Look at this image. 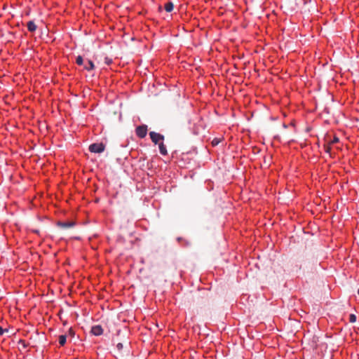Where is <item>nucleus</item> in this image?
<instances>
[{
  "instance_id": "a211bd4d",
  "label": "nucleus",
  "mask_w": 359,
  "mask_h": 359,
  "mask_svg": "<svg viewBox=\"0 0 359 359\" xmlns=\"http://www.w3.org/2000/svg\"><path fill=\"white\" fill-rule=\"evenodd\" d=\"M358 295H359V287H358Z\"/></svg>"
},
{
  "instance_id": "f8f14e48",
  "label": "nucleus",
  "mask_w": 359,
  "mask_h": 359,
  "mask_svg": "<svg viewBox=\"0 0 359 359\" xmlns=\"http://www.w3.org/2000/svg\"><path fill=\"white\" fill-rule=\"evenodd\" d=\"M349 321L351 323H355L356 321V316L354 314H351L349 316Z\"/></svg>"
},
{
  "instance_id": "2eb2a0df",
  "label": "nucleus",
  "mask_w": 359,
  "mask_h": 359,
  "mask_svg": "<svg viewBox=\"0 0 359 359\" xmlns=\"http://www.w3.org/2000/svg\"><path fill=\"white\" fill-rule=\"evenodd\" d=\"M112 62V60L109 57H105V63L107 65L111 64Z\"/></svg>"
},
{
  "instance_id": "20e7f679",
  "label": "nucleus",
  "mask_w": 359,
  "mask_h": 359,
  "mask_svg": "<svg viewBox=\"0 0 359 359\" xmlns=\"http://www.w3.org/2000/svg\"><path fill=\"white\" fill-rule=\"evenodd\" d=\"M91 333L95 336H100L103 333V329L101 325H94L91 328Z\"/></svg>"
},
{
  "instance_id": "4468645a",
  "label": "nucleus",
  "mask_w": 359,
  "mask_h": 359,
  "mask_svg": "<svg viewBox=\"0 0 359 359\" xmlns=\"http://www.w3.org/2000/svg\"><path fill=\"white\" fill-rule=\"evenodd\" d=\"M339 142V138L337 137H334L332 140L330 141L331 144H334Z\"/></svg>"
},
{
  "instance_id": "423d86ee",
  "label": "nucleus",
  "mask_w": 359,
  "mask_h": 359,
  "mask_svg": "<svg viewBox=\"0 0 359 359\" xmlns=\"http://www.w3.org/2000/svg\"><path fill=\"white\" fill-rule=\"evenodd\" d=\"M158 148H159V151H160V154L163 156H165L168 154V151H167V149H166V147L165 145L163 144V142H160L158 144Z\"/></svg>"
},
{
  "instance_id": "ddd939ff",
  "label": "nucleus",
  "mask_w": 359,
  "mask_h": 359,
  "mask_svg": "<svg viewBox=\"0 0 359 359\" xmlns=\"http://www.w3.org/2000/svg\"><path fill=\"white\" fill-rule=\"evenodd\" d=\"M220 142V140L218 138H214L212 141V144L213 146L217 145Z\"/></svg>"
},
{
  "instance_id": "f03ea898",
  "label": "nucleus",
  "mask_w": 359,
  "mask_h": 359,
  "mask_svg": "<svg viewBox=\"0 0 359 359\" xmlns=\"http://www.w3.org/2000/svg\"><path fill=\"white\" fill-rule=\"evenodd\" d=\"M149 136L151 141L155 144H159L164 140V136L160 133L151 131L149 133Z\"/></svg>"
},
{
  "instance_id": "dca6fc26",
  "label": "nucleus",
  "mask_w": 359,
  "mask_h": 359,
  "mask_svg": "<svg viewBox=\"0 0 359 359\" xmlns=\"http://www.w3.org/2000/svg\"><path fill=\"white\" fill-rule=\"evenodd\" d=\"M116 348L118 350L121 351L123 348V344L118 343L116 345Z\"/></svg>"
},
{
  "instance_id": "f3484780",
  "label": "nucleus",
  "mask_w": 359,
  "mask_h": 359,
  "mask_svg": "<svg viewBox=\"0 0 359 359\" xmlns=\"http://www.w3.org/2000/svg\"><path fill=\"white\" fill-rule=\"evenodd\" d=\"M5 332H8V330H4L1 327H0V335H2Z\"/></svg>"
},
{
  "instance_id": "9d476101",
  "label": "nucleus",
  "mask_w": 359,
  "mask_h": 359,
  "mask_svg": "<svg viewBox=\"0 0 359 359\" xmlns=\"http://www.w3.org/2000/svg\"><path fill=\"white\" fill-rule=\"evenodd\" d=\"M67 341V337L66 335H60L59 337V344L61 345V346H64L65 344Z\"/></svg>"
},
{
  "instance_id": "1a4fd4ad",
  "label": "nucleus",
  "mask_w": 359,
  "mask_h": 359,
  "mask_svg": "<svg viewBox=\"0 0 359 359\" xmlns=\"http://www.w3.org/2000/svg\"><path fill=\"white\" fill-rule=\"evenodd\" d=\"M164 8H165V10L167 12H171V11L173 10L174 5H173L172 2L169 1V2H167V3L165 4Z\"/></svg>"
},
{
  "instance_id": "6e6552de",
  "label": "nucleus",
  "mask_w": 359,
  "mask_h": 359,
  "mask_svg": "<svg viewBox=\"0 0 359 359\" xmlns=\"http://www.w3.org/2000/svg\"><path fill=\"white\" fill-rule=\"evenodd\" d=\"M94 64L91 60H88L86 64L84 65V69L87 71H90L94 69Z\"/></svg>"
},
{
  "instance_id": "f257e3e1",
  "label": "nucleus",
  "mask_w": 359,
  "mask_h": 359,
  "mask_svg": "<svg viewBox=\"0 0 359 359\" xmlns=\"http://www.w3.org/2000/svg\"><path fill=\"white\" fill-rule=\"evenodd\" d=\"M105 149L102 143H94L89 146V151L92 153L100 154L104 151Z\"/></svg>"
},
{
  "instance_id": "0eeeda50",
  "label": "nucleus",
  "mask_w": 359,
  "mask_h": 359,
  "mask_svg": "<svg viewBox=\"0 0 359 359\" xmlns=\"http://www.w3.org/2000/svg\"><path fill=\"white\" fill-rule=\"evenodd\" d=\"M36 27L37 26L36 25V24L34 23V22L33 21H29L27 22V29L29 31V32H34L36 29Z\"/></svg>"
},
{
  "instance_id": "7ed1b4c3",
  "label": "nucleus",
  "mask_w": 359,
  "mask_h": 359,
  "mask_svg": "<svg viewBox=\"0 0 359 359\" xmlns=\"http://www.w3.org/2000/svg\"><path fill=\"white\" fill-rule=\"evenodd\" d=\"M147 133V126L146 125H142L136 128V135L140 138H144L146 137Z\"/></svg>"
},
{
  "instance_id": "9b49d317",
  "label": "nucleus",
  "mask_w": 359,
  "mask_h": 359,
  "mask_svg": "<svg viewBox=\"0 0 359 359\" xmlns=\"http://www.w3.org/2000/svg\"><path fill=\"white\" fill-rule=\"evenodd\" d=\"M76 62L77 65H82L83 64V57L80 55H79L77 57H76Z\"/></svg>"
},
{
  "instance_id": "39448f33",
  "label": "nucleus",
  "mask_w": 359,
  "mask_h": 359,
  "mask_svg": "<svg viewBox=\"0 0 359 359\" xmlns=\"http://www.w3.org/2000/svg\"><path fill=\"white\" fill-rule=\"evenodd\" d=\"M57 226L62 228H71L75 226V222H58Z\"/></svg>"
}]
</instances>
